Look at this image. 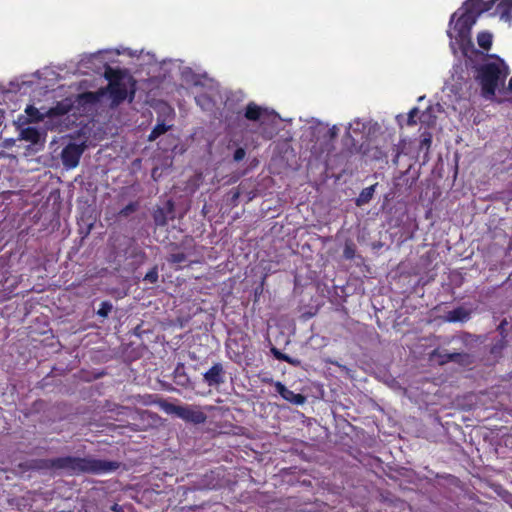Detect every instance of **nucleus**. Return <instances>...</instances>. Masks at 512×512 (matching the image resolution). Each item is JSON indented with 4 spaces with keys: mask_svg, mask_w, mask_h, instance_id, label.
Wrapping results in <instances>:
<instances>
[{
    "mask_svg": "<svg viewBox=\"0 0 512 512\" xmlns=\"http://www.w3.org/2000/svg\"><path fill=\"white\" fill-rule=\"evenodd\" d=\"M491 7L492 2L466 0L461 7L451 15L447 35L451 39L450 47L454 54L456 53L455 44H457L462 55L472 53L474 56L483 57L482 51L476 49L474 46L471 31L478 17L482 13L490 10Z\"/></svg>",
    "mask_w": 512,
    "mask_h": 512,
    "instance_id": "1",
    "label": "nucleus"
},
{
    "mask_svg": "<svg viewBox=\"0 0 512 512\" xmlns=\"http://www.w3.org/2000/svg\"><path fill=\"white\" fill-rule=\"evenodd\" d=\"M483 57L474 56L472 53L463 55L467 68L473 72L475 81L481 87V94L485 98H492L496 94L499 85H504L509 67L497 55L482 52Z\"/></svg>",
    "mask_w": 512,
    "mask_h": 512,
    "instance_id": "2",
    "label": "nucleus"
},
{
    "mask_svg": "<svg viewBox=\"0 0 512 512\" xmlns=\"http://www.w3.org/2000/svg\"><path fill=\"white\" fill-rule=\"evenodd\" d=\"M33 467L39 470L63 472L69 476L81 474L101 475L116 471L120 467V462L101 460L90 456H63L36 460Z\"/></svg>",
    "mask_w": 512,
    "mask_h": 512,
    "instance_id": "3",
    "label": "nucleus"
},
{
    "mask_svg": "<svg viewBox=\"0 0 512 512\" xmlns=\"http://www.w3.org/2000/svg\"><path fill=\"white\" fill-rule=\"evenodd\" d=\"M103 76L108 84L106 87H101V89L104 96L109 94L112 105L118 106L127 98H129V101L134 99L136 81L126 69L105 65Z\"/></svg>",
    "mask_w": 512,
    "mask_h": 512,
    "instance_id": "4",
    "label": "nucleus"
},
{
    "mask_svg": "<svg viewBox=\"0 0 512 512\" xmlns=\"http://www.w3.org/2000/svg\"><path fill=\"white\" fill-rule=\"evenodd\" d=\"M165 411L193 424H202L207 419L206 414L200 408L190 405L167 404Z\"/></svg>",
    "mask_w": 512,
    "mask_h": 512,
    "instance_id": "5",
    "label": "nucleus"
},
{
    "mask_svg": "<svg viewBox=\"0 0 512 512\" xmlns=\"http://www.w3.org/2000/svg\"><path fill=\"white\" fill-rule=\"evenodd\" d=\"M84 152V146L76 143L67 144L61 152V161L66 169H73L78 166Z\"/></svg>",
    "mask_w": 512,
    "mask_h": 512,
    "instance_id": "6",
    "label": "nucleus"
},
{
    "mask_svg": "<svg viewBox=\"0 0 512 512\" xmlns=\"http://www.w3.org/2000/svg\"><path fill=\"white\" fill-rule=\"evenodd\" d=\"M156 226H166L169 220L175 218V204L172 199L166 200L163 206H157L152 213Z\"/></svg>",
    "mask_w": 512,
    "mask_h": 512,
    "instance_id": "7",
    "label": "nucleus"
},
{
    "mask_svg": "<svg viewBox=\"0 0 512 512\" xmlns=\"http://www.w3.org/2000/svg\"><path fill=\"white\" fill-rule=\"evenodd\" d=\"M225 376L224 366L222 363L216 362L203 374V381L209 387H219L225 383Z\"/></svg>",
    "mask_w": 512,
    "mask_h": 512,
    "instance_id": "8",
    "label": "nucleus"
},
{
    "mask_svg": "<svg viewBox=\"0 0 512 512\" xmlns=\"http://www.w3.org/2000/svg\"><path fill=\"white\" fill-rule=\"evenodd\" d=\"M469 357L470 356L467 353H459V352L448 353V352L440 351L439 349H435L431 353V358L436 359L440 365H444L449 362L464 364L467 362Z\"/></svg>",
    "mask_w": 512,
    "mask_h": 512,
    "instance_id": "9",
    "label": "nucleus"
},
{
    "mask_svg": "<svg viewBox=\"0 0 512 512\" xmlns=\"http://www.w3.org/2000/svg\"><path fill=\"white\" fill-rule=\"evenodd\" d=\"M276 392L286 401L294 405H303L306 402V397L300 393H294L288 389L282 382H274Z\"/></svg>",
    "mask_w": 512,
    "mask_h": 512,
    "instance_id": "10",
    "label": "nucleus"
},
{
    "mask_svg": "<svg viewBox=\"0 0 512 512\" xmlns=\"http://www.w3.org/2000/svg\"><path fill=\"white\" fill-rule=\"evenodd\" d=\"M131 418L134 421L132 424L135 431L145 430L148 426L151 425L150 420H154L155 414L147 410L135 409L131 415Z\"/></svg>",
    "mask_w": 512,
    "mask_h": 512,
    "instance_id": "11",
    "label": "nucleus"
},
{
    "mask_svg": "<svg viewBox=\"0 0 512 512\" xmlns=\"http://www.w3.org/2000/svg\"><path fill=\"white\" fill-rule=\"evenodd\" d=\"M74 107V100L67 97L48 109L46 116L49 118L60 117L68 114Z\"/></svg>",
    "mask_w": 512,
    "mask_h": 512,
    "instance_id": "12",
    "label": "nucleus"
},
{
    "mask_svg": "<svg viewBox=\"0 0 512 512\" xmlns=\"http://www.w3.org/2000/svg\"><path fill=\"white\" fill-rule=\"evenodd\" d=\"M102 97H104L103 90L99 88L97 91H87L80 93L76 96L74 104L77 103L80 107L97 104Z\"/></svg>",
    "mask_w": 512,
    "mask_h": 512,
    "instance_id": "13",
    "label": "nucleus"
},
{
    "mask_svg": "<svg viewBox=\"0 0 512 512\" xmlns=\"http://www.w3.org/2000/svg\"><path fill=\"white\" fill-rule=\"evenodd\" d=\"M173 381L178 386L187 388L190 385V378L185 371V365L178 363L173 371Z\"/></svg>",
    "mask_w": 512,
    "mask_h": 512,
    "instance_id": "14",
    "label": "nucleus"
},
{
    "mask_svg": "<svg viewBox=\"0 0 512 512\" xmlns=\"http://www.w3.org/2000/svg\"><path fill=\"white\" fill-rule=\"evenodd\" d=\"M192 250L193 249L190 247L186 248L185 252H173L169 254V256L167 257V261L169 264L177 265L178 268H181V264L185 263L187 261V258L193 254Z\"/></svg>",
    "mask_w": 512,
    "mask_h": 512,
    "instance_id": "15",
    "label": "nucleus"
},
{
    "mask_svg": "<svg viewBox=\"0 0 512 512\" xmlns=\"http://www.w3.org/2000/svg\"><path fill=\"white\" fill-rule=\"evenodd\" d=\"M470 312L463 307H457L447 313V320L449 322H463L468 320Z\"/></svg>",
    "mask_w": 512,
    "mask_h": 512,
    "instance_id": "16",
    "label": "nucleus"
},
{
    "mask_svg": "<svg viewBox=\"0 0 512 512\" xmlns=\"http://www.w3.org/2000/svg\"><path fill=\"white\" fill-rule=\"evenodd\" d=\"M262 108L255 104L254 102H250L247 104L244 116L247 120L250 121H258L262 116Z\"/></svg>",
    "mask_w": 512,
    "mask_h": 512,
    "instance_id": "17",
    "label": "nucleus"
},
{
    "mask_svg": "<svg viewBox=\"0 0 512 512\" xmlns=\"http://www.w3.org/2000/svg\"><path fill=\"white\" fill-rule=\"evenodd\" d=\"M377 186V183L369 186V187H366L364 188L359 196L356 198V205L357 206H362L364 204H367L371 201V199L373 198V195L375 193V188Z\"/></svg>",
    "mask_w": 512,
    "mask_h": 512,
    "instance_id": "18",
    "label": "nucleus"
},
{
    "mask_svg": "<svg viewBox=\"0 0 512 512\" xmlns=\"http://www.w3.org/2000/svg\"><path fill=\"white\" fill-rule=\"evenodd\" d=\"M21 139L33 144L38 143L40 139L39 131L35 127H26L20 133Z\"/></svg>",
    "mask_w": 512,
    "mask_h": 512,
    "instance_id": "19",
    "label": "nucleus"
},
{
    "mask_svg": "<svg viewBox=\"0 0 512 512\" xmlns=\"http://www.w3.org/2000/svg\"><path fill=\"white\" fill-rule=\"evenodd\" d=\"M492 39H493V36L488 31L479 32L478 35H477V43H478V45L482 49H484L486 51L491 49Z\"/></svg>",
    "mask_w": 512,
    "mask_h": 512,
    "instance_id": "20",
    "label": "nucleus"
},
{
    "mask_svg": "<svg viewBox=\"0 0 512 512\" xmlns=\"http://www.w3.org/2000/svg\"><path fill=\"white\" fill-rule=\"evenodd\" d=\"M171 126L166 125L164 122H158L148 136L149 141H155L158 137L165 134Z\"/></svg>",
    "mask_w": 512,
    "mask_h": 512,
    "instance_id": "21",
    "label": "nucleus"
},
{
    "mask_svg": "<svg viewBox=\"0 0 512 512\" xmlns=\"http://www.w3.org/2000/svg\"><path fill=\"white\" fill-rule=\"evenodd\" d=\"M495 0H491L492 4ZM497 10L502 17L509 16L512 12V0H499Z\"/></svg>",
    "mask_w": 512,
    "mask_h": 512,
    "instance_id": "22",
    "label": "nucleus"
},
{
    "mask_svg": "<svg viewBox=\"0 0 512 512\" xmlns=\"http://www.w3.org/2000/svg\"><path fill=\"white\" fill-rule=\"evenodd\" d=\"M272 352L274 354V356L276 357V359L278 360H281V361H284V362H287L293 366H296L299 364V360L297 359H293L292 357H290L289 355L287 354H284V353H281L280 351H278L276 348H273L272 349Z\"/></svg>",
    "mask_w": 512,
    "mask_h": 512,
    "instance_id": "23",
    "label": "nucleus"
},
{
    "mask_svg": "<svg viewBox=\"0 0 512 512\" xmlns=\"http://www.w3.org/2000/svg\"><path fill=\"white\" fill-rule=\"evenodd\" d=\"M113 309V305L110 301H102L99 309L97 310V315L106 318L110 314Z\"/></svg>",
    "mask_w": 512,
    "mask_h": 512,
    "instance_id": "24",
    "label": "nucleus"
},
{
    "mask_svg": "<svg viewBox=\"0 0 512 512\" xmlns=\"http://www.w3.org/2000/svg\"><path fill=\"white\" fill-rule=\"evenodd\" d=\"M159 274H158V267L154 266L152 267L144 276V281L155 284L158 282Z\"/></svg>",
    "mask_w": 512,
    "mask_h": 512,
    "instance_id": "25",
    "label": "nucleus"
},
{
    "mask_svg": "<svg viewBox=\"0 0 512 512\" xmlns=\"http://www.w3.org/2000/svg\"><path fill=\"white\" fill-rule=\"evenodd\" d=\"M138 209L137 202H130L119 211V215L122 217H128Z\"/></svg>",
    "mask_w": 512,
    "mask_h": 512,
    "instance_id": "26",
    "label": "nucleus"
},
{
    "mask_svg": "<svg viewBox=\"0 0 512 512\" xmlns=\"http://www.w3.org/2000/svg\"><path fill=\"white\" fill-rule=\"evenodd\" d=\"M131 256L135 259V262L138 265L143 264L147 258L146 253L140 248H134Z\"/></svg>",
    "mask_w": 512,
    "mask_h": 512,
    "instance_id": "27",
    "label": "nucleus"
},
{
    "mask_svg": "<svg viewBox=\"0 0 512 512\" xmlns=\"http://www.w3.org/2000/svg\"><path fill=\"white\" fill-rule=\"evenodd\" d=\"M346 259H353L355 256V246L352 242H346L343 250Z\"/></svg>",
    "mask_w": 512,
    "mask_h": 512,
    "instance_id": "28",
    "label": "nucleus"
},
{
    "mask_svg": "<svg viewBox=\"0 0 512 512\" xmlns=\"http://www.w3.org/2000/svg\"><path fill=\"white\" fill-rule=\"evenodd\" d=\"M419 109L417 107L412 108L408 113L407 125L413 126L417 123L416 117L418 116Z\"/></svg>",
    "mask_w": 512,
    "mask_h": 512,
    "instance_id": "29",
    "label": "nucleus"
},
{
    "mask_svg": "<svg viewBox=\"0 0 512 512\" xmlns=\"http://www.w3.org/2000/svg\"><path fill=\"white\" fill-rule=\"evenodd\" d=\"M246 151L244 148L239 147L234 151L233 159L235 162H239L245 158Z\"/></svg>",
    "mask_w": 512,
    "mask_h": 512,
    "instance_id": "30",
    "label": "nucleus"
},
{
    "mask_svg": "<svg viewBox=\"0 0 512 512\" xmlns=\"http://www.w3.org/2000/svg\"><path fill=\"white\" fill-rule=\"evenodd\" d=\"M393 158H392V163L397 166L398 165V162H399V158H400V155L402 153V149L398 146V145H393Z\"/></svg>",
    "mask_w": 512,
    "mask_h": 512,
    "instance_id": "31",
    "label": "nucleus"
},
{
    "mask_svg": "<svg viewBox=\"0 0 512 512\" xmlns=\"http://www.w3.org/2000/svg\"><path fill=\"white\" fill-rule=\"evenodd\" d=\"M504 346H505L504 342L503 341H499L497 344L492 346L490 352L492 354L500 353L502 351V349L504 348Z\"/></svg>",
    "mask_w": 512,
    "mask_h": 512,
    "instance_id": "32",
    "label": "nucleus"
},
{
    "mask_svg": "<svg viewBox=\"0 0 512 512\" xmlns=\"http://www.w3.org/2000/svg\"><path fill=\"white\" fill-rule=\"evenodd\" d=\"M432 143V139H431V136L428 135L427 137H424L422 140H421V147H427L429 148L430 145Z\"/></svg>",
    "mask_w": 512,
    "mask_h": 512,
    "instance_id": "33",
    "label": "nucleus"
},
{
    "mask_svg": "<svg viewBox=\"0 0 512 512\" xmlns=\"http://www.w3.org/2000/svg\"><path fill=\"white\" fill-rule=\"evenodd\" d=\"M231 194V202L235 204L240 197V191L238 189H234L231 191Z\"/></svg>",
    "mask_w": 512,
    "mask_h": 512,
    "instance_id": "34",
    "label": "nucleus"
},
{
    "mask_svg": "<svg viewBox=\"0 0 512 512\" xmlns=\"http://www.w3.org/2000/svg\"><path fill=\"white\" fill-rule=\"evenodd\" d=\"M26 113L29 116L33 117V116H35L38 113V110L35 107H33V106H28L27 109H26Z\"/></svg>",
    "mask_w": 512,
    "mask_h": 512,
    "instance_id": "35",
    "label": "nucleus"
},
{
    "mask_svg": "<svg viewBox=\"0 0 512 512\" xmlns=\"http://www.w3.org/2000/svg\"><path fill=\"white\" fill-rule=\"evenodd\" d=\"M110 510L113 511V512H123V507L117 503H114L111 507H110Z\"/></svg>",
    "mask_w": 512,
    "mask_h": 512,
    "instance_id": "36",
    "label": "nucleus"
},
{
    "mask_svg": "<svg viewBox=\"0 0 512 512\" xmlns=\"http://www.w3.org/2000/svg\"><path fill=\"white\" fill-rule=\"evenodd\" d=\"M329 135L331 138L336 137V135H337V127L336 126H333L331 129H329Z\"/></svg>",
    "mask_w": 512,
    "mask_h": 512,
    "instance_id": "37",
    "label": "nucleus"
},
{
    "mask_svg": "<svg viewBox=\"0 0 512 512\" xmlns=\"http://www.w3.org/2000/svg\"><path fill=\"white\" fill-rule=\"evenodd\" d=\"M506 323H507V322H506L505 320H503V321L500 323V325H499L498 329H499V330H500V329H504V325H506Z\"/></svg>",
    "mask_w": 512,
    "mask_h": 512,
    "instance_id": "38",
    "label": "nucleus"
},
{
    "mask_svg": "<svg viewBox=\"0 0 512 512\" xmlns=\"http://www.w3.org/2000/svg\"><path fill=\"white\" fill-rule=\"evenodd\" d=\"M508 89L510 91H512V77L509 79V82H508Z\"/></svg>",
    "mask_w": 512,
    "mask_h": 512,
    "instance_id": "39",
    "label": "nucleus"
}]
</instances>
